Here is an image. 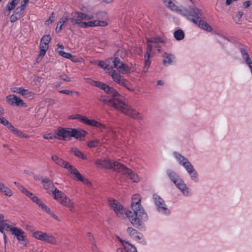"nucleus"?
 <instances>
[{"mask_svg": "<svg viewBox=\"0 0 252 252\" xmlns=\"http://www.w3.org/2000/svg\"><path fill=\"white\" fill-rule=\"evenodd\" d=\"M166 5L172 10L177 11L187 19L196 25L200 28L207 32H211L212 28L205 21L202 11L198 8L190 6L189 9L183 8L179 9L176 5L170 0H163Z\"/></svg>", "mask_w": 252, "mask_h": 252, "instance_id": "obj_1", "label": "nucleus"}, {"mask_svg": "<svg viewBox=\"0 0 252 252\" xmlns=\"http://www.w3.org/2000/svg\"><path fill=\"white\" fill-rule=\"evenodd\" d=\"M98 65L101 68L106 69V73L112 77L115 82L130 90L128 82L122 78L120 74L114 70L112 67V65H113L122 74H126L129 72L130 68L126 64H124L120 59L118 57H115L114 59H109L105 62L100 61Z\"/></svg>", "mask_w": 252, "mask_h": 252, "instance_id": "obj_2", "label": "nucleus"}, {"mask_svg": "<svg viewBox=\"0 0 252 252\" xmlns=\"http://www.w3.org/2000/svg\"><path fill=\"white\" fill-rule=\"evenodd\" d=\"M128 219L131 224L140 230L145 229L144 222L148 217L142 206H130V213Z\"/></svg>", "mask_w": 252, "mask_h": 252, "instance_id": "obj_3", "label": "nucleus"}, {"mask_svg": "<svg viewBox=\"0 0 252 252\" xmlns=\"http://www.w3.org/2000/svg\"><path fill=\"white\" fill-rule=\"evenodd\" d=\"M172 155L176 162L186 170L190 180L197 182L199 179V174L189 159L178 152L175 151Z\"/></svg>", "mask_w": 252, "mask_h": 252, "instance_id": "obj_4", "label": "nucleus"}, {"mask_svg": "<svg viewBox=\"0 0 252 252\" xmlns=\"http://www.w3.org/2000/svg\"><path fill=\"white\" fill-rule=\"evenodd\" d=\"M4 230L10 231L19 242H22L25 246L27 245L28 241L25 232L21 228L10 225L8 220L4 219V216L0 214V232L3 233Z\"/></svg>", "mask_w": 252, "mask_h": 252, "instance_id": "obj_5", "label": "nucleus"}, {"mask_svg": "<svg viewBox=\"0 0 252 252\" xmlns=\"http://www.w3.org/2000/svg\"><path fill=\"white\" fill-rule=\"evenodd\" d=\"M166 174L168 178L180 190V191L186 196H191L192 194L191 189L187 186L184 180L176 171L168 169L166 171Z\"/></svg>", "mask_w": 252, "mask_h": 252, "instance_id": "obj_6", "label": "nucleus"}, {"mask_svg": "<svg viewBox=\"0 0 252 252\" xmlns=\"http://www.w3.org/2000/svg\"><path fill=\"white\" fill-rule=\"evenodd\" d=\"M166 174L168 178L180 190V191L186 196H191L192 194L191 189L187 186L184 180L176 171L168 169L166 171Z\"/></svg>", "mask_w": 252, "mask_h": 252, "instance_id": "obj_7", "label": "nucleus"}, {"mask_svg": "<svg viewBox=\"0 0 252 252\" xmlns=\"http://www.w3.org/2000/svg\"><path fill=\"white\" fill-rule=\"evenodd\" d=\"M56 138L59 140H66L71 137L80 138L82 134L76 129L59 128L55 131Z\"/></svg>", "mask_w": 252, "mask_h": 252, "instance_id": "obj_8", "label": "nucleus"}, {"mask_svg": "<svg viewBox=\"0 0 252 252\" xmlns=\"http://www.w3.org/2000/svg\"><path fill=\"white\" fill-rule=\"evenodd\" d=\"M159 43L165 44V41L160 37H153L148 39L147 41V50L145 56V65L143 68V71L146 72L150 65V61L149 60L150 56L152 52L153 45H157Z\"/></svg>", "mask_w": 252, "mask_h": 252, "instance_id": "obj_9", "label": "nucleus"}, {"mask_svg": "<svg viewBox=\"0 0 252 252\" xmlns=\"http://www.w3.org/2000/svg\"><path fill=\"white\" fill-rule=\"evenodd\" d=\"M117 109L125 115L135 120H141L143 119V117L141 114L122 100L119 105L118 106Z\"/></svg>", "mask_w": 252, "mask_h": 252, "instance_id": "obj_10", "label": "nucleus"}, {"mask_svg": "<svg viewBox=\"0 0 252 252\" xmlns=\"http://www.w3.org/2000/svg\"><path fill=\"white\" fill-rule=\"evenodd\" d=\"M94 18V16L90 13H85L84 12L74 11L71 14V17L69 21L73 25H78L81 27L83 20H90Z\"/></svg>", "mask_w": 252, "mask_h": 252, "instance_id": "obj_11", "label": "nucleus"}, {"mask_svg": "<svg viewBox=\"0 0 252 252\" xmlns=\"http://www.w3.org/2000/svg\"><path fill=\"white\" fill-rule=\"evenodd\" d=\"M117 164L116 167L118 169V172L122 173L123 175L133 183H138L140 181L141 178L137 173L122 164Z\"/></svg>", "mask_w": 252, "mask_h": 252, "instance_id": "obj_12", "label": "nucleus"}, {"mask_svg": "<svg viewBox=\"0 0 252 252\" xmlns=\"http://www.w3.org/2000/svg\"><path fill=\"white\" fill-rule=\"evenodd\" d=\"M94 164L98 167H101L106 169H111L118 172V169L116 165L121 164V163L111 160L108 158L97 159L94 161Z\"/></svg>", "mask_w": 252, "mask_h": 252, "instance_id": "obj_13", "label": "nucleus"}, {"mask_svg": "<svg viewBox=\"0 0 252 252\" xmlns=\"http://www.w3.org/2000/svg\"><path fill=\"white\" fill-rule=\"evenodd\" d=\"M89 83L92 85L103 90L106 94L112 96V98H117V97L120 95L117 91L113 88L102 82L96 81H91Z\"/></svg>", "mask_w": 252, "mask_h": 252, "instance_id": "obj_14", "label": "nucleus"}, {"mask_svg": "<svg viewBox=\"0 0 252 252\" xmlns=\"http://www.w3.org/2000/svg\"><path fill=\"white\" fill-rule=\"evenodd\" d=\"M117 216L124 219H128V216L130 213V206H112Z\"/></svg>", "mask_w": 252, "mask_h": 252, "instance_id": "obj_15", "label": "nucleus"}, {"mask_svg": "<svg viewBox=\"0 0 252 252\" xmlns=\"http://www.w3.org/2000/svg\"><path fill=\"white\" fill-rule=\"evenodd\" d=\"M52 160L58 165L67 169L71 174L75 169L72 165L70 164L68 162L64 160L57 155H53L51 157Z\"/></svg>", "mask_w": 252, "mask_h": 252, "instance_id": "obj_16", "label": "nucleus"}, {"mask_svg": "<svg viewBox=\"0 0 252 252\" xmlns=\"http://www.w3.org/2000/svg\"><path fill=\"white\" fill-rule=\"evenodd\" d=\"M14 184L22 192L31 198L34 203H35L38 205H44L43 203H42V202L39 198L34 195L32 192L29 191L27 189L16 182H15Z\"/></svg>", "mask_w": 252, "mask_h": 252, "instance_id": "obj_17", "label": "nucleus"}, {"mask_svg": "<svg viewBox=\"0 0 252 252\" xmlns=\"http://www.w3.org/2000/svg\"><path fill=\"white\" fill-rule=\"evenodd\" d=\"M162 64L165 67L174 65L176 63V58L171 53L164 52L162 55Z\"/></svg>", "mask_w": 252, "mask_h": 252, "instance_id": "obj_18", "label": "nucleus"}, {"mask_svg": "<svg viewBox=\"0 0 252 252\" xmlns=\"http://www.w3.org/2000/svg\"><path fill=\"white\" fill-rule=\"evenodd\" d=\"M51 195L54 197L55 199L58 201L60 203H73L71 202V200L69 198H67L63 192L57 189H56V190H55Z\"/></svg>", "mask_w": 252, "mask_h": 252, "instance_id": "obj_19", "label": "nucleus"}, {"mask_svg": "<svg viewBox=\"0 0 252 252\" xmlns=\"http://www.w3.org/2000/svg\"><path fill=\"white\" fill-rule=\"evenodd\" d=\"M99 99L104 103L108 104L109 106H113L117 109L121 101V100L119 98H112L111 99H108L106 95L101 96Z\"/></svg>", "mask_w": 252, "mask_h": 252, "instance_id": "obj_20", "label": "nucleus"}, {"mask_svg": "<svg viewBox=\"0 0 252 252\" xmlns=\"http://www.w3.org/2000/svg\"><path fill=\"white\" fill-rule=\"evenodd\" d=\"M3 123H4V126H6L12 133L17 136L26 138L29 137V135L15 128L14 126L8 121H3Z\"/></svg>", "mask_w": 252, "mask_h": 252, "instance_id": "obj_21", "label": "nucleus"}, {"mask_svg": "<svg viewBox=\"0 0 252 252\" xmlns=\"http://www.w3.org/2000/svg\"><path fill=\"white\" fill-rule=\"evenodd\" d=\"M107 23L104 21L95 20L93 21L84 22L82 23V28H86L88 27H94L96 26L105 27L107 26Z\"/></svg>", "mask_w": 252, "mask_h": 252, "instance_id": "obj_22", "label": "nucleus"}, {"mask_svg": "<svg viewBox=\"0 0 252 252\" xmlns=\"http://www.w3.org/2000/svg\"><path fill=\"white\" fill-rule=\"evenodd\" d=\"M6 100L9 104L17 106H23L24 103L22 99L14 94H10L6 97Z\"/></svg>", "mask_w": 252, "mask_h": 252, "instance_id": "obj_23", "label": "nucleus"}, {"mask_svg": "<svg viewBox=\"0 0 252 252\" xmlns=\"http://www.w3.org/2000/svg\"><path fill=\"white\" fill-rule=\"evenodd\" d=\"M120 241L125 251H124L122 248H118L117 252H137L136 248L133 245L122 239H120Z\"/></svg>", "mask_w": 252, "mask_h": 252, "instance_id": "obj_24", "label": "nucleus"}, {"mask_svg": "<svg viewBox=\"0 0 252 252\" xmlns=\"http://www.w3.org/2000/svg\"><path fill=\"white\" fill-rule=\"evenodd\" d=\"M240 53L245 63L248 66L249 68L252 67V61L247 50L242 48L240 49Z\"/></svg>", "mask_w": 252, "mask_h": 252, "instance_id": "obj_25", "label": "nucleus"}, {"mask_svg": "<svg viewBox=\"0 0 252 252\" xmlns=\"http://www.w3.org/2000/svg\"><path fill=\"white\" fill-rule=\"evenodd\" d=\"M71 174L73 176V178L74 179H77L82 182L83 184L88 186L91 185V182L88 179L84 178L76 168L75 169H74V171Z\"/></svg>", "mask_w": 252, "mask_h": 252, "instance_id": "obj_26", "label": "nucleus"}, {"mask_svg": "<svg viewBox=\"0 0 252 252\" xmlns=\"http://www.w3.org/2000/svg\"><path fill=\"white\" fill-rule=\"evenodd\" d=\"M0 193L7 196H11L13 195V192L11 189L0 181Z\"/></svg>", "mask_w": 252, "mask_h": 252, "instance_id": "obj_27", "label": "nucleus"}, {"mask_svg": "<svg viewBox=\"0 0 252 252\" xmlns=\"http://www.w3.org/2000/svg\"><path fill=\"white\" fill-rule=\"evenodd\" d=\"M126 231L128 235L133 239L140 240L141 238L138 235V232L134 228L129 227L127 228Z\"/></svg>", "mask_w": 252, "mask_h": 252, "instance_id": "obj_28", "label": "nucleus"}, {"mask_svg": "<svg viewBox=\"0 0 252 252\" xmlns=\"http://www.w3.org/2000/svg\"><path fill=\"white\" fill-rule=\"evenodd\" d=\"M58 53L63 58L69 59L72 62H77L78 61V59L75 56H73L71 54L68 53H66L61 50L58 49Z\"/></svg>", "mask_w": 252, "mask_h": 252, "instance_id": "obj_29", "label": "nucleus"}, {"mask_svg": "<svg viewBox=\"0 0 252 252\" xmlns=\"http://www.w3.org/2000/svg\"><path fill=\"white\" fill-rule=\"evenodd\" d=\"M44 242L50 243L53 245L57 244V238L53 235L46 233Z\"/></svg>", "mask_w": 252, "mask_h": 252, "instance_id": "obj_30", "label": "nucleus"}, {"mask_svg": "<svg viewBox=\"0 0 252 252\" xmlns=\"http://www.w3.org/2000/svg\"><path fill=\"white\" fill-rule=\"evenodd\" d=\"M19 1H17L16 0H12V1L10 2H8L6 5V12H8L7 15L9 14L11 11L13 10L16 5L18 4Z\"/></svg>", "mask_w": 252, "mask_h": 252, "instance_id": "obj_31", "label": "nucleus"}, {"mask_svg": "<svg viewBox=\"0 0 252 252\" xmlns=\"http://www.w3.org/2000/svg\"><path fill=\"white\" fill-rule=\"evenodd\" d=\"M43 188L46 190L47 192L50 194H52L57 189L52 182L48 184H45Z\"/></svg>", "mask_w": 252, "mask_h": 252, "instance_id": "obj_32", "label": "nucleus"}, {"mask_svg": "<svg viewBox=\"0 0 252 252\" xmlns=\"http://www.w3.org/2000/svg\"><path fill=\"white\" fill-rule=\"evenodd\" d=\"M153 199L156 205H163L165 203L163 199L157 193L153 195Z\"/></svg>", "mask_w": 252, "mask_h": 252, "instance_id": "obj_33", "label": "nucleus"}, {"mask_svg": "<svg viewBox=\"0 0 252 252\" xmlns=\"http://www.w3.org/2000/svg\"><path fill=\"white\" fill-rule=\"evenodd\" d=\"M88 125L92 126L98 127L100 128L101 129L105 128V126L103 124L99 123V122L94 120H90V122H89Z\"/></svg>", "mask_w": 252, "mask_h": 252, "instance_id": "obj_34", "label": "nucleus"}, {"mask_svg": "<svg viewBox=\"0 0 252 252\" xmlns=\"http://www.w3.org/2000/svg\"><path fill=\"white\" fill-rule=\"evenodd\" d=\"M174 36L176 40H181L184 38L185 34L182 30H178L174 32Z\"/></svg>", "mask_w": 252, "mask_h": 252, "instance_id": "obj_35", "label": "nucleus"}, {"mask_svg": "<svg viewBox=\"0 0 252 252\" xmlns=\"http://www.w3.org/2000/svg\"><path fill=\"white\" fill-rule=\"evenodd\" d=\"M157 210L163 215H167L170 213L169 210L165 206H157Z\"/></svg>", "mask_w": 252, "mask_h": 252, "instance_id": "obj_36", "label": "nucleus"}, {"mask_svg": "<svg viewBox=\"0 0 252 252\" xmlns=\"http://www.w3.org/2000/svg\"><path fill=\"white\" fill-rule=\"evenodd\" d=\"M71 152L78 158H80L82 159L86 158V157L77 148H72Z\"/></svg>", "mask_w": 252, "mask_h": 252, "instance_id": "obj_37", "label": "nucleus"}, {"mask_svg": "<svg viewBox=\"0 0 252 252\" xmlns=\"http://www.w3.org/2000/svg\"><path fill=\"white\" fill-rule=\"evenodd\" d=\"M141 201V197L139 194H134L132 196L131 198V205H137Z\"/></svg>", "mask_w": 252, "mask_h": 252, "instance_id": "obj_38", "label": "nucleus"}, {"mask_svg": "<svg viewBox=\"0 0 252 252\" xmlns=\"http://www.w3.org/2000/svg\"><path fill=\"white\" fill-rule=\"evenodd\" d=\"M21 95L26 98H30L32 97L33 96V94L32 92L23 88Z\"/></svg>", "mask_w": 252, "mask_h": 252, "instance_id": "obj_39", "label": "nucleus"}, {"mask_svg": "<svg viewBox=\"0 0 252 252\" xmlns=\"http://www.w3.org/2000/svg\"><path fill=\"white\" fill-rule=\"evenodd\" d=\"M99 142L98 139H94L88 142L87 145L90 148L96 147L99 145Z\"/></svg>", "mask_w": 252, "mask_h": 252, "instance_id": "obj_40", "label": "nucleus"}, {"mask_svg": "<svg viewBox=\"0 0 252 252\" xmlns=\"http://www.w3.org/2000/svg\"><path fill=\"white\" fill-rule=\"evenodd\" d=\"M44 232L41 231H36L32 232V236L35 239L40 240Z\"/></svg>", "mask_w": 252, "mask_h": 252, "instance_id": "obj_41", "label": "nucleus"}, {"mask_svg": "<svg viewBox=\"0 0 252 252\" xmlns=\"http://www.w3.org/2000/svg\"><path fill=\"white\" fill-rule=\"evenodd\" d=\"M41 209L43 211H45L48 214L51 215L53 218H57L56 215L54 213H52V212L51 211V210L50 209V208L48 207V206H41Z\"/></svg>", "mask_w": 252, "mask_h": 252, "instance_id": "obj_42", "label": "nucleus"}, {"mask_svg": "<svg viewBox=\"0 0 252 252\" xmlns=\"http://www.w3.org/2000/svg\"><path fill=\"white\" fill-rule=\"evenodd\" d=\"M24 8L22 7L21 6L19 7H18L15 11H14V13L15 15H17L19 16V17L21 18L23 16V11L24 10Z\"/></svg>", "mask_w": 252, "mask_h": 252, "instance_id": "obj_43", "label": "nucleus"}, {"mask_svg": "<svg viewBox=\"0 0 252 252\" xmlns=\"http://www.w3.org/2000/svg\"><path fill=\"white\" fill-rule=\"evenodd\" d=\"M79 120L81 122H82V123H84V124H86L87 125H88V124H89V122H90V119H88V118H87L86 116H82V115H81L80 116V118H79Z\"/></svg>", "mask_w": 252, "mask_h": 252, "instance_id": "obj_44", "label": "nucleus"}, {"mask_svg": "<svg viewBox=\"0 0 252 252\" xmlns=\"http://www.w3.org/2000/svg\"><path fill=\"white\" fill-rule=\"evenodd\" d=\"M4 114V111L3 108L0 106V123L4 125V123H3V121H8L7 120L5 119L2 115Z\"/></svg>", "mask_w": 252, "mask_h": 252, "instance_id": "obj_45", "label": "nucleus"}, {"mask_svg": "<svg viewBox=\"0 0 252 252\" xmlns=\"http://www.w3.org/2000/svg\"><path fill=\"white\" fill-rule=\"evenodd\" d=\"M51 39V37L49 35H45L41 38V40L48 45Z\"/></svg>", "mask_w": 252, "mask_h": 252, "instance_id": "obj_46", "label": "nucleus"}, {"mask_svg": "<svg viewBox=\"0 0 252 252\" xmlns=\"http://www.w3.org/2000/svg\"><path fill=\"white\" fill-rule=\"evenodd\" d=\"M23 88L22 87H13L11 88V91L13 93H16L17 94H21L22 91L23 90Z\"/></svg>", "mask_w": 252, "mask_h": 252, "instance_id": "obj_47", "label": "nucleus"}, {"mask_svg": "<svg viewBox=\"0 0 252 252\" xmlns=\"http://www.w3.org/2000/svg\"><path fill=\"white\" fill-rule=\"evenodd\" d=\"M43 137L46 139H53L54 138H56L55 133L53 135H52L51 133L44 134Z\"/></svg>", "mask_w": 252, "mask_h": 252, "instance_id": "obj_48", "label": "nucleus"}, {"mask_svg": "<svg viewBox=\"0 0 252 252\" xmlns=\"http://www.w3.org/2000/svg\"><path fill=\"white\" fill-rule=\"evenodd\" d=\"M42 178V179L41 180V182L43 184V186H44L45 185V184H48L51 182L50 180L47 177H44V178Z\"/></svg>", "mask_w": 252, "mask_h": 252, "instance_id": "obj_49", "label": "nucleus"}, {"mask_svg": "<svg viewBox=\"0 0 252 252\" xmlns=\"http://www.w3.org/2000/svg\"><path fill=\"white\" fill-rule=\"evenodd\" d=\"M48 47H49V46L48 44H47V43H46L44 42H42L41 40L40 41V46H39L40 48H44L45 49H48Z\"/></svg>", "mask_w": 252, "mask_h": 252, "instance_id": "obj_50", "label": "nucleus"}, {"mask_svg": "<svg viewBox=\"0 0 252 252\" xmlns=\"http://www.w3.org/2000/svg\"><path fill=\"white\" fill-rule=\"evenodd\" d=\"M20 17H19L17 15H15L14 13L12 14L10 17V21L11 22H15L17 19H19Z\"/></svg>", "mask_w": 252, "mask_h": 252, "instance_id": "obj_51", "label": "nucleus"}, {"mask_svg": "<svg viewBox=\"0 0 252 252\" xmlns=\"http://www.w3.org/2000/svg\"><path fill=\"white\" fill-rule=\"evenodd\" d=\"M47 50V49H45L44 48H40L39 58H40V57L42 58V57L44 56V55L45 54Z\"/></svg>", "mask_w": 252, "mask_h": 252, "instance_id": "obj_52", "label": "nucleus"}, {"mask_svg": "<svg viewBox=\"0 0 252 252\" xmlns=\"http://www.w3.org/2000/svg\"><path fill=\"white\" fill-rule=\"evenodd\" d=\"M80 115L79 114H75V115H71L68 116V119L70 120H73V119H77L79 120L80 118Z\"/></svg>", "mask_w": 252, "mask_h": 252, "instance_id": "obj_53", "label": "nucleus"}, {"mask_svg": "<svg viewBox=\"0 0 252 252\" xmlns=\"http://www.w3.org/2000/svg\"><path fill=\"white\" fill-rule=\"evenodd\" d=\"M68 20V19L67 17H63L61 18L60 20V21L58 22V26L60 25V24H63V25L65 24Z\"/></svg>", "mask_w": 252, "mask_h": 252, "instance_id": "obj_54", "label": "nucleus"}, {"mask_svg": "<svg viewBox=\"0 0 252 252\" xmlns=\"http://www.w3.org/2000/svg\"><path fill=\"white\" fill-rule=\"evenodd\" d=\"M60 93L68 95H71L73 93V92L71 91L67 90H62L59 92Z\"/></svg>", "mask_w": 252, "mask_h": 252, "instance_id": "obj_55", "label": "nucleus"}, {"mask_svg": "<svg viewBox=\"0 0 252 252\" xmlns=\"http://www.w3.org/2000/svg\"><path fill=\"white\" fill-rule=\"evenodd\" d=\"M54 16H53V13L52 14V16L50 17L49 19H48L46 21L45 24L47 25H49L54 22Z\"/></svg>", "mask_w": 252, "mask_h": 252, "instance_id": "obj_56", "label": "nucleus"}, {"mask_svg": "<svg viewBox=\"0 0 252 252\" xmlns=\"http://www.w3.org/2000/svg\"><path fill=\"white\" fill-rule=\"evenodd\" d=\"M108 201L109 202V205H118V203L116 200L113 198H109L108 199Z\"/></svg>", "mask_w": 252, "mask_h": 252, "instance_id": "obj_57", "label": "nucleus"}, {"mask_svg": "<svg viewBox=\"0 0 252 252\" xmlns=\"http://www.w3.org/2000/svg\"><path fill=\"white\" fill-rule=\"evenodd\" d=\"M61 78L64 80V81H67V82H69L70 81V79L69 78H68L66 75L65 74H63L61 76Z\"/></svg>", "mask_w": 252, "mask_h": 252, "instance_id": "obj_58", "label": "nucleus"}, {"mask_svg": "<svg viewBox=\"0 0 252 252\" xmlns=\"http://www.w3.org/2000/svg\"><path fill=\"white\" fill-rule=\"evenodd\" d=\"M63 24H60L59 26H58V24L57 28H56V32H60L63 28Z\"/></svg>", "mask_w": 252, "mask_h": 252, "instance_id": "obj_59", "label": "nucleus"}, {"mask_svg": "<svg viewBox=\"0 0 252 252\" xmlns=\"http://www.w3.org/2000/svg\"><path fill=\"white\" fill-rule=\"evenodd\" d=\"M29 0H24V1L22 2L21 4V6L23 8H25L27 3H28Z\"/></svg>", "mask_w": 252, "mask_h": 252, "instance_id": "obj_60", "label": "nucleus"}, {"mask_svg": "<svg viewBox=\"0 0 252 252\" xmlns=\"http://www.w3.org/2000/svg\"><path fill=\"white\" fill-rule=\"evenodd\" d=\"M251 4L250 1H247L244 3V6L245 8L248 7Z\"/></svg>", "mask_w": 252, "mask_h": 252, "instance_id": "obj_61", "label": "nucleus"}, {"mask_svg": "<svg viewBox=\"0 0 252 252\" xmlns=\"http://www.w3.org/2000/svg\"><path fill=\"white\" fill-rule=\"evenodd\" d=\"M27 229L28 231H31L32 233L33 231H35V230H33V229L32 226H27Z\"/></svg>", "mask_w": 252, "mask_h": 252, "instance_id": "obj_62", "label": "nucleus"}, {"mask_svg": "<svg viewBox=\"0 0 252 252\" xmlns=\"http://www.w3.org/2000/svg\"><path fill=\"white\" fill-rule=\"evenodd\" d=\"M157 84L159 86H163L164 84V82L162 80H158L157 82Z\"/></svg>", "mask_w": 252, "mask_h": 252, "instance_id": "obj_63", "label": "nucleus"}, {"mask_svg": "<svg viewBox=\"0 0 252 252\" xmlns=\"http://www.w3.org/2000/svg\"><path fill=\"white\" fill-rule=\"evenodd\" d=\"M233 1H234V0H226V3L227 5H229L231 4Z\"/></svg>", "mask_w": 252, "mask_h": 252, "instance_id": "obj_64", "label": "nucleus"}]
</instances>
